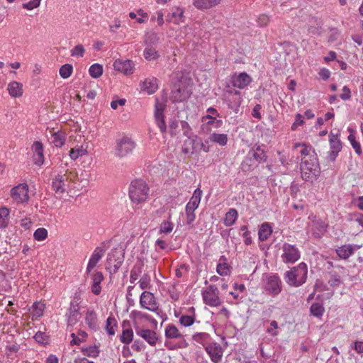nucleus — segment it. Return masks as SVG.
Instances as JSON below:
<instances>
[{"label":"nucleus","instance_id":"nucleus-1","mask_svg":"<svg viewBox=\"0 0 363 363\" xmlns=\"http://www.w3.org/2000/svg\"><path fill=\"white\" fill-rule=\"evenodd\" d=\"M308 277V267L306 263L301 262L297 266L291 267L284 274L286 284L291 286L299 287L306 283Z\"/></svg>","mask_w":363,"mask_h":363},{"label":"nucleus","instance_id":"nucleus-2","mask_svg":"<svg viewBox=\"0 0 363 363\" xmlns=\"http://www.w3.org/2000/svg\"><path fill=\"white\" fill-rule=\"evenodd\" d=\"M300 168L303 179L306 182L316 179L320 172L317 155H313L308 160H301Z\"/></svg>","mask_w":363,"mask_h":363},{"label":"nucleus","instance_id":"nucleus-3","mask_svg":"<svg viewBox=\"0 0 363 363\" xmlns=\"http://www.w3.org/2000/svg\"><path fill=\"white\" fill-rule=\"evenodd\" d=\"M149 187L143 179L132 181L129 186L128 194L130 200L135 203L144 202L148 196Z\"/></svg>","mask_w":363,"mask_h":363},{"label":"nucleus","instance_id":"nucleus-4","mask_svg":"<svg viewBox=\"0 0 363 363\" xmlns=\"http://www.w3.org/2000/svg\"><path fill=\"white\" fill-rule=\"evenodd\" d=\"M135 147L136 143L131 137L123 135L116 140L114 155L118 158H123L132 154Z\"/></svg>","mask_w":363,"mask_h":363},{"label":"nucleus","instance_id":"nucleus-5","mask_svg":"<svg viewBox=\"0 0 363 363\" xmlns=\"http://www.w3.org/2000/svg\"><path fill=\"white\" fill-rule=\"evenodd\" d=\"M123 261V250L121 248H113L108 254L106 268L111 274H116Z\"/></svg>","mask_w":363,"mask_h":363},{"label":"nucleus","instance_id":"nucleus-6","mask_svg":"<svg viewBox=\"0 0 363 363\" xmlns=\"http://www.w3.org/2000/svg\"><path fill=\"white\" fill-rule=\"evenodd\" d=\"M263 289L267 294L275 296L281 291V281L277 274H267L263 277Z\"/></svg>","mask_w":363,"mask_h":363},{"label":"nucleus","instance_id":"nucleus-7","mask_svg":"<svg viewBox=\"0 0 363 363\" xmlns=\"http://www.w3.org/2000/svg\"><path fill=\"white\" fill-rule=\"evenodd\" d=\"M281 250V258L285 264H294L301 257V252L295 245L284 242Z\"/></svg>","mask_w":363,"mask_h":363},{"label":"nucleus","instance_id":"nucleus-8","mask_svg":"<svg viewBox=\"0 0 363 363\" xmlns=\"http://www.w3.org/2000/svg\"><path fill=\"white\" fill-rule=\"evenodd\" d=\"M203 302L211 307H216L220 305L219 291L216 286L210 285L202 291Z\"/></svg>","mask_w":363,"mask_h":363},{"label":"nucleus","instance_id":"nucleus-9","mask_svg":"<svg viewBox=\"0 0 363 363\" xmlns=\"http://www.w3.org/2000/svg\"><path fill=\"white\" fill-rule=\"evenodd\" d=\"M11 196L17 203H26L29 200L28 186L27 184H20L11 190Z\"/></svg>","mask_w":363,"mask_h":363},{"label":"nucleus","instance_id":"nucleus-10","mask_svg":"<svg viewBox=\"0 0 363 363\" xmlns=\"http://www.w3.org/2000/svg\"><path fill=\"white\" fill-rule=\"evenodd\" d=\"M229 82L233 87L243 89L252 82V77L245 72L239 74L233 73L229 77Z\"/></svg>","mask_w":363,"mask_h":363},{"label":"nucleus","instance_id":"nucleus-11","mask_svg":"<svg viewBox=\"0 0 363 363\" xmlns=\"http://www.w3.org/2000/svg\"><path fill=\"white\" fill-rule=\"evenodd\" d=\"M140 304L142 308L151 311H156L159 308L155 296L150 291L142 293L140 298Z\"/></svg>","mask_w":363,"mask_h":363},{"label":"nucleus","instance_id":"nucleus-12","mask_svg":"<svg viewBox=\"0 0 363 363\" xmlns=\"http://www.w3.org/2000/svg\"><path fill=\"white\" fill-rule=\"evenodd\" d=\"M206 112L207 114L201 118L202 122L206 123L207 125H212L215 128H219L223 125V121L216 119L220 114L215 108L210 107Z\"/></svg>","mask_w":363,"mask_h":363},{"label":"nucleus","instance_id":"nucleus-13","mask_svg":"<svg viewBox=\"0 0 363 363\" xmlns=\"http://www.w3.org/2000/svg\"><path fill=\"white\" fill-rule=\"evenodd\" d=\"M166 108L165 104L156 100L155 105V121L162 133H164L167 129L166 123L164 119L163 112Z\"/></svg>","mask_w":363,"mask_h":363},{"label":"nucleus","instance_id":"nucleus-14","mask_svg":"<svg viewBox=\"0 0 363 363\" xmlns=\"http://www.w3.org/2000/svg\"><path fill=\"white\" fill-rule=\"evenodd\" d=\"M184 9L174 6L167 16V21L176 25H179L185 21Z\"/></svg>","mask_w":363,"mask_h":363},{"label":"nucleus","instance_id":"nucleus-15","mask_svg":"<svg viewBox=\"0 0 363 363\" xmlns=\"http://www.w3.org/2000/svg\"><path fill=\"white\" fill-rule=\"evenodd\" d=\"M69 177L67 174H57L52 179V187L53 191L57 194H62L66 191V186Z\"/></svg>","mask_w":363,"mask_h":363},{"label":"nucleus","instance_id":"nucleus-16","mask_svg":"<svg viewBox=\"0 0 363 363\" xmlns=\"http://www.w3.org/2000/svg\"><path fill=\"white\" fill-rule=\"evenodd\" d=\"M107 249V247L104 246H99L96 247L94 250V252L92 253L88 264L86 267V273H89L96 265L98 262L104 256L106 250Z\"/></svg>","mask_w":363,"mask_h":363},{"label":"nucleus","instance_id":"nucleus-17","mask_svg":"<svg viewBox=\"0 0 363 363\" xmlns=\"http://www.w3.org/2000/svg\"><path fill=\"white\" fill-rule=\"evenodd\" d=\"M360 247L359 245L347 244L338 247L335 251L340 259H347Z\"/></svg>","mask_w":363,"mask_h":363},{"label":"nucleus","instance_id":"nucleus-18","mask_svg":"<svg viewBox=\"0 0 363 363\" xmlns=\"http://www.w3.org/2000/svg\"><path fill=\"white\" fill-rule=\"evenodd\" d=\"M135 332L138 335L152 346L155 345L158 340L156 333L153 330L138 328L135 329Z\"/></svg>","mask_w":363,"mask_h":363},{"label":"nucleus","instance_id":"nucleus-19","mask_svg":"<svg viewBox=\"0 0 363 363\" xmlns=\"http://www.w3.org/2000/svg\"><path fill=\"white\" fill-rule=\"evenodd\" d=\"M113 67L116 70L127 75L133 73L134 65L131 60H117L113 63Z\"/></svg>","mask_w":363,"mask_h":363},{"label":"nucleus","instance_id":"nucleus-20","mask_svg":"<svg viewBox=\"0 0 363 363\" xmlns=\"http://www.w3.org/2000/svg\"><path fill=\"white\" fill-rule=\"evenodd\" d=\"M31 150L33 152V158L34 163L38 166L42 165L44 162L43 145L42 143L39 141L34 142Z\"/></svg>","mask_w":363,"mask_h":363},{"label":"nucleus","instance_id":"nucleus-21","mask_svg":"<svg viewBox=\"0 0 363 363\" xmlns=\"http://www.w3.org/2000/svg\"><path fill=\"white\" fill-rule=\"evenodd\" d=\"M221 2V0H192V5L200 11L211 9Z\"/></svg>","mask_w":363,"mask_h":363},{"label":"nucleus","instance_id":"nucleus-22","mask_svg":"<svg viewBox=\"0 0 363 363\" xmlns=\"http://www.w3.org/2000/svg\"><path fill=\"white\" fill-rule=\"evenodd\" d=\"M206 351L209 354L211 359L215 362L218 363L223 356V350L220 345L213 343L206 347Z\"/></svg>","mask_w":363,"mask_h":363},{"label":"nucleus","instance_id":"nucleus-23","mask_svg":"<svg viewBox=\"0 0 363 363\" xmlns=\"http://www.w3.org/2000/svg\"><path fill=\"white\" fill-rule=\"evenodd\" d=\"M66 315L68 325H74L78 322L79 317L78 304L74 302H71Z\"/></svg>","mask_w":363,"mask_h":363},{"label":"nucleus","instance_id":"nucleus-24","mask_svg":"<svg viewBox=\"0 0 363 363\" xmlns=\"http://www.w3.org/2000/svg\"><path fill=\"white\" fill-rule=\"evenodd\" d=\"M223 101L230 109L233 110L235 113H238L242 102V96L241 93H238V94L228 96Z\"/></svg>","mask_w":363,"mask_h":363},{"label":"nucleus","instance_id":"nucleus-25","mask_svg":"<svg viewBox=\"0 0 363 363\" xmlns=\"http://www.w3.org/2000/svg\"><path fill=\"white\" fill-rule=\"evenodd\" d=\"M199 203H196V199L194 201L190 200L186 206L185 211L186 215V223L191 224L196 218L194 211L199 207Z\"/></svg>","mask_w":363,"mask_h":363},{"label":"nucleus","instance_id":"nucleus-26","mask_svg":"<svg viewBox=\"0 0 363 363\" xmlns=\"http://www.w3.org/2000/svg\"><path fill=\"white\" fill-rule=\"evenodd\" d=\"M248 155L253 157L257 162H264L267 157L261 145H255L249 152Z\"/></svg>","mask_w":363,"mask_h":363},{"label":"nucleus","instance_id":"nucleus-27","mask_svg":"<svg viewBox=\"0 0 363 363\" xmlns=\"http://www.w3.org/2000/svg\"><path fill=\"white\" fill-rule=\"evenodd\" d=\"M199 139L197 135H193L190 137H187V139L184 141V147L182 148V152L188 154L191 152L193 154L194 150L196 149V145H198Z\"/></svg>","mask_w":363,"mask_h":363},{"label":"nucleus","instance_id":"nucleus-28","mask_svg":"<svg viewBox=\"0 0 363 363\" xmlns=\"http://www.w3.org/2000/svg\"><path fill=\"white\" fill-rule=\"evenodd\" d=\"M7 90L11 97H20L23 93V84L16 81L11 82L8 84Z\"/></svg>","mask_w":363,"mask_h":363},{"label":"nucleus","instance_id":"nucleus-29","mask_svg":"<svg viewBox=\"0 0 363 363\" xmlns=\"http://www.w3.org/2000/svg\"><path fill=\"white\" fill-rule=\"evenodd\" d=\"M104 280V275L101 272L94 273L92 276L91 291L95 295L101 293V282Z\"/></svg>","mask_w":363,"mask_h":363},{"label":"nucleus","instance_id":"nucleus-30","mask_svg":"<svg viewBox=\"0 0 363 363\" xmlns=\"http://www.w3.org/2000/svg\"><path fill=\"white\" fill-rule=\"evenodd\" d=\"M348 131L350 132V135H348V140L350 141L355 153L357 155L361 156L362 155V146L359 142L356 140L355 130L349 128Z\"/></svg>","mask_w":363,"mask_h":363},{"label":"nucleus","instance_id":"nucleus-31","mask_svg":"<svg viewBox=\"0 0 363 363\" xmlns=\"http://www.w3.org/2000/svg\"><path fill=\"white\" fill-rule=\"evenodd\" d=\"M301 147L300 153L302 156L301 160H308L313 155H316L315 150L311 145H306L305 143H296L295 148Z\"/></svg>","mask_w":363,"mask_h":363},{"label":"nucleus","instance_id":"nucleus-32","mask_svg":"<svg viewBox=\"0 0 363 363\" xmlns=\"http://www.w3.org/2000/svg\"><path fill=\"white\" fill-rule=\"evenodd\" d=\"M85 323L89 328L94 330H96L98 329L97 315L93 310L88 311L86 312L85 315Z\"/></svg>","mask_w":363,"mask_h":363},{"label":"nucleus","instance_id":"nucleus-33","mask_svg":"<svg viewBox=\"0 0 363 363\" xmlns=\"http://www.w3.org/2000/svg\"><path fill=\"white\" fill-rule=\"evenodd\" d=\"M208 140L211 143L225 146L228 143V138L227 134L213 133L209 135Z\"/></svg>","mask_w":363,"mask_h":363},{"label":"nucleus","instance_id":"nucleus-34","mask_svg":"<svg viewBox=\"0 0 363 363\" xmlns=\"http://www.w3.org/2000/svg\"><path fill=\"white\" fill-rule=\"evenodd\" d=\"M165 337L168 339H177L183 337L178 328L173 324H169L165 328Z\"/></svg>","mask_w":363,"mask_h":363},{"label":"nucleus","instance_id":"nucleus-35","mask_svg":"<svg viewBox=\"0 0 363 363\" xmlns=\"http://www.w3.org/2000/svg\"><path fill=\"white\" fill-rule=\"evenodd\" d=\"M272 233V227L268 223L261 225L259 229L258 235L260 241L267 240Z\"/></svg>","mask_w":363,"mask_h":363},{"label":"nucleus","instance_id":"nucleus-36","mask_svg":"<svg viewBox=\"0 0 363 363\" xmlns=\"http://www.w3.org/2000/svg\"><path fill=\"white\" fill-rule=\"evenodd\" d=\"M51 143L57 147H61L64 145L66 136L63 132H55L51 135Z\"/></svg>","mask_w":363,"mask_h":363},{"label":"nucleus","instance_id":"nucleus-37","mask_svg":"<svg viewBox=\"0 0 363 363\" xmlns=\"http://www.w3.org/2000/svg\"><path fill=\"white\" fill-rule=\"evenodd\" d=\"M225 257L221 256L220 258V262L217 264L216 272L220 276H227L230 272V267L225 263Z\"/></svg>","mask_w":363,"mask_h":363},{"label":"nucleus","instance_id":"nucleus-38","mask_svg":"<svg viewBox=\"0 0 363 363\" xmlns=\"http://www.w3.org/2000/svg\"><path fill=\"white\" fill-rule=\"evenodd\" d=\"M238 211L235 208H230L225 214L224 224L225 226L233 225L238 218Z\"/></svg>","mask_w":363,"mask_h":363},{"label":"nucleus","instance_id":"nucleus-39","mask_svg":"<svg viewBox=\"0 0 363 363\" xmlns=\"http://www.w3.org/2000/svg\"><path fill=\"white\" fill-rule=\"evenodd\" d=\"M142 89L148 94H153L157 89V85L155 79H145L142 86Z\"/></svg>","mask_w":363,"mask_h":363},{"label":"nucleus","instance_id":"nucleus-40","mask_svg":"<svg viewBox=\"0 0 363 363\" xmlns=\"http://www.w3.org/2000/svg\"><path fill=\"white\" fill-rule=\"evenodd\" d=\"M82 352L84 356L96 358L99 356L100 350L96 345L82 348Z\"/></svg>","mask_w":363,"mask_h":363},{"label":"nucleus","instance_id":"nucleus-41","mask_svg":"<svg viewBox=\"0 0 363 363\" xmlns=\"http://www.w3.org/2000/svg\"><path fill=\"white\" fill-rule=\"evenodd\" d=\"M325 312V308L319 303H313L310 308V313L315 317L320 318Z\"/></svg>","mask_w":363,"mask_h":363},{"label":"nucleus","instance_id":"nucleus-42","mask_svg":"<svg viewBox=\"0 0 363 363\" xmlns=\"http://www.w3.org/2000/svg\"><path fill=\"white\" fill-rule=\"evenodd\" d=\"M133 337V331L131 328H123L120 340L124 344H130Z\"/></svg>","mask_w":363,"mask_h":363},{"label":"nucleus","instance_id":"nucleus-43","mask_svg":"<svg viewBox=\"0 0 363 363\" xmlns=\"http://www.w3.org/2000/svg\"><path fill=\"white\" fill-rule=\"evenodd\" d=\"M45 305L42 303L36 302L33 305L32 316L37 319L43 315Z\"/></svg>","mask_w":363,"mask_h":363},{"label":"nucleus","instance_id":"nucleus-44","mask_svg":"<svg viewBox=\"0 0 363 363\" xmlns=\"http://www.w3.org/2000/svg\"><path fill=\"white\" fill-rule=\"evenodd\" d=\"M103 71L104 69L102 65L98 63L92 65L89 69V74L95 79L101 77L103 74Z\"/></svg>","mask_w":363,"mask_h":363},{"label":"nucleus","instance_id":"nucleus-45","mask_svg":"<svg viewBox=\"0 0 363 363\" xmlns=\"http://www.w3.org/2000/svg\"><path fill=\"white\" fill-rule=\"evenodd\" d=\"M235 88V87H233L228 81L223 89V99H226L228 96H234L235 94H238V93H240V91L236 90Z\"/></svg>","mask_w":363,"mask_h":363},{"label":"nucleus","instance_id":"nucleus-46","mask_svg":"<svg viewBox=\"0 0 363 363\" xmlns=\"http://www.w3.org/2000/svg\"><path fill=\"white\" fill-rule=\"evenodd\" d=\"M143 55L145 58L147 60H154L160 57L156 50L152 47H147L144 50Z\"/></svg>","mask_w":363,"mask_h":363},{"label":"nucleus","instance_id":"nucleus-47","mask_svg":"<svg viewBox=\"0 0 363 363\" xmlns=\"http://www.w3.org/2000/svg\"><path fill=\"white\" fill-rule=\"evenodd\" d=\"M330 150L338 152H340L342 149V144L340 139L334 135H330Z\"/></svg>","mask_w":363,"mask_h":363},{"label":"nucleus","instance_id":"nucleus-48","mask_svg":"<svg viewBox=\"0 0 363 363\" xmlns=\"http://www.w3.org/2000/svg\"><path fill=\"white\" fill-rule=\"evenodd\" d=\"M72 70V65L65 64L60 68L59 74L62 78L67 79L71 76Z\"/></svg>","mask_w":363,"mask_h":363},{"label":"nucleus","instance_id":"nucleus-49","mask_svg":"<svg viewBox=\"0 0 363 363\" xmlns=\"http://www.w3.org/2000/svg\"><path fill=\"white\" fill-rule=\"evenodd\" d=\"M86 149H84L82 147H78L70 150L69 156L72 160H75L79 157L86 155Z\"/></svg>","mask_w":363,"mask_h":363},{"label":"nucleus","instance_id":"nucleus-50","mask_svg":"<svg viewBox=\"0 0 363 363\" xmlns=\"http://www.w3.org/2000/svg\"><path fill=\"white\" fill-rule=\"evenodd\" d=\"M33 237L37 241H43L48 237V230L44 228H39L34 232Z\"/></svg>","mask_w":363,"mask_h":363},{"label":"nucleus","instance_id":"nucleus-51","mask_svg":"<svg viewBox=\"0 0 363 363\" xmlns=\"http://www.w3.org/2000/svg\"><path fill=\"white\" fill-rule=\"evenodd\" d=\"M173 228L174 224L172 222L164 220L160 225V232L161 233L168 234L172 231Z\"/></svg>","mask_w":363,"mask_h":363},{"label":"nucleus","instance_id":"nucleus-52","mask_svg":"<svg viewBox=\"0 0 363 363\" xmlns=\"http://www.w3.org/2000/svg\"><path fill=\"white\" fill-rule=\"evenodd\" d=\"M210 335L207 333H198L193 335V340L200 344L203 345L206 342Z\"/></svg>","mask_w":363,"mask_h":363},{"label":"nucleus","instance_id":"nucleus-53","mask_svg":"<svg viewBox=\"0 0 363 363\" xmlns=\"http://www.w3.org/2000/svg\"><path fill=\"white\" fill-rule=\"evenodd\" d=\"M116 325V320L113 318L108 317L106 320V330L107 333L110 335H113L115 334L114 326Z\"/></svg>","mask_w":363,"mask_h":363},{"label":"nucleus","instance_id":"nucleus-54","mask_svg":"<svg viewBox=\"0 0 363 363\" xmlns=\"http://www.w3.org/2000/svg\"><path fill=\"white\" fill-rule=\"evenodd\" d=\"M194 315H182L179 319V323L185 327H189L194 323Z\"/></svg>","mask_w":363,"mask_h":363},{"label":"nucleus","instance_id":"nucleus-55","mask_svg":"<svg viewBox=\"0 0 363 363\" xmlns=\"http://www.w3.org/2000/svg\"><path fill=\"white\" fill-rule=\"evenodd\" d=\"M160 40L159 37L155 33H151L145 37V42L146 44L155 45L158 44Z\"/></svg>","mask_w":363,"mask_h":363},{"label":"nucleus","instance_id":"nucleus-56","mask_svg":"<svg viewBox=\"0 0 363 363\" xmlns=\"http://www.w3.org/2000/svg\"><path fill=\"white\" fill-rule=\"evenodd\" d=\"M181 128L183 131V134L186 137H190L194 135L192 132L191 128L189 124L185 121H181Z\"/></svg>","mask_w":363,"mask_h":363},{"label":"nucleus","instance_id":"nucleus-57","mask_svg":"<svg viewBox=\"0 0 363 363\" xmlns=\"http://www.w3.org/2000/svg\"><path fill=\"white\" fill-rule=\"evenodd\" d=\"M33 338L40 344H46L48 340V336L43 332L38 331L35 333Z\"/></svg>","mask_w":363,"mask_h":363},{"label":"nucleus","instance_id":"nucleus-58","mask_svg":"<svg viewBox=\"0 0 363 363\" xmlns=\"http://www.w3.org/2000/svg\"><path fill=\"white\" fill-rule=\"evenodd\" d=\"M85 52V50L84 47L79 44L76 45L72 50H71V55L73 57H83L84 53Z\"/></svg>","mask_w":363,"mask_h":363},{"label":"nucleus","instance_id":"nucleus-59","mask_svg":"<svg viewBox=\"0 0 363 363\" xmlns=\"http://www.w3.org/2000/svg\"><path fill=\"white\" fill-rule=\"evenodd\" d=\"M150 282V277L147 274H143L139 281V284H140V289H145L149 288Z\"/></svg>","mask_w":363,"mask_h":363},{"label":"nucleus","instance_id":"nucleus-60","mask_svg":"<svg viewBox=\"0 0 363 363\" xmlns=\"http://www.w3.org/2000/svg\"><path fill=\"white\" fill-rule=\"evenodd\" d=\"M328 284L332 287H337L341 284L340 277L337 274H331L330 279L328 280Z\"/></svg>","mask_w":363,"mask_h":363},{"label":"nucleus","instance_id":"nucleus-61","mask_svg":"<svg viewBox=\"0 0 363 363\" xmlns=\"http://www.w3.org/2000/svg\"><path fill=\"white\" fill-rule=\"evenodd\" d=\"M41 0H31L23 4V8L27 10H32L38 7L40 4Z\"/></svg>","mask_w":363,"mask_h":363},{"label":"nucleus","instance_id":"nucleus-62","mask_svg":"<svg viewBox=\"0 0 363 363\" xmlns=\"http://www.w3.org/2000/svg\"><path fill=\"white\" fill-rule=\"evenodd\" d=\"M351 218L349 220H354L363 228V213H356L350 215Z\"/></svg>","mask_w":363,"mask_h":363},{"label":"nucleus","instance_id":"nucleus-63","mask_svg":"<svg viewBox=\"0 0 363 363\" xmlns=\"http://www.w3.org/2000/svg\"><path fill=\"white\" fill-rule=\"evenodd\" d=\"M186 96L187 95L184 94V93H183V94H181V89H178L173 91L172 97L174 98V101H182Z\"/></svg>","mask_w":363,"mask_h":363},{"label":"nucleus","instance_id":"nucleus-64","mask_svg":"<svg viewBox=\"0 0 363 363\" xmlns=\"http://www.w3.org/2000/svg\"><path fill=\"white\" fill-rule=\"evenodd\" d=\"M303 123V119L301 114L298 113L296 115L295 121L291 125V129L295 130L298 126L301 125Z\"/></svg>","mask_w":363,"mask_h":363}]
</instances>
